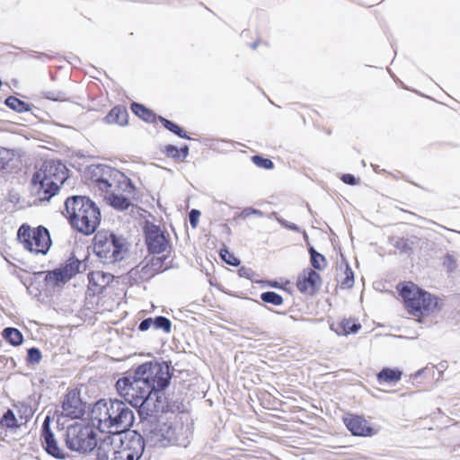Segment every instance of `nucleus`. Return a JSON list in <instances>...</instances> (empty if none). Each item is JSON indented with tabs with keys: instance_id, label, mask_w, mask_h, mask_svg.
I'll return each mask as SVG.
<instances>
[{
	"instance_id": "nucleus-1",
	"label": "nucleus",
	"mask_w": 460,
	"mask_h": 460,
	"mask_svg": "<svg viewBox=\"0 0 460 460\" xmlns=\"http://www.w3.org/2000/svg\"><path fill=\"white\" fill-rule=\"evenodd\" d=\"M170 380L169 367L151 361L139 365L132 376L119 378L116 389L128 403L139 408L140 414L151 415L164 410L165 397L162 392Z\"/></svg>"
},
{
	"instance_id": "nucleus-2",
	"label": "nucleus",
	"mask_w": 460,
	"mask_h": 460,
	"mask_svg": "<svg viewBox=\"0 0 460 460\" xmlns=\"http://www.w3.org/2000/svg\"><path fill=\"white\" fill-rule=\"evenodd\" d=\"M88 185L100 191L104 199L116 209L125 210L135 199L137 188L119 170L104 164H93L86 171Z\"/></svg>"
},
{
	"instance_id": "nucleus-3",
	"label": "nucleus",
	"mask_w": 460,
	"mask_h": 460,
	"mask_svg": "<svg viewBox=\"0 0 460 460\" xmlns=\"http://www.w3.org/2000/svg\"><path fill=\"white\" fill-rule=\"evenodd\" d=\"M395 289L408 315L419 323L435 316L442 309L441 299L412 281L399 282Z\"/></svg>"
},
{
	"instance_id": "nucleus-4",
	"label": "nucleus",
	"mask_w": 460,
	"mask_h": 460,
	"mask_svg": "<svg viewBox=\"0 0 460 460\" xmlns=\"http://www.w3.org/2000/svg\"><path fill=\"white\" fill-rule=\"evenodd\" d=\"M92 420L102 432L125 433L133 425L134 413L119 400H100L92 410Z\"/></svg>"
},
{
	"instance_id": "nucleus-5",
	"label": "nucleus",
	"mask_w": 460,
	"mask_h": 460,
	"mask_svg": "<svg viewBox=\"0 0 460 460\" xmlns=\"http://www.w3.org/2000/svg\"><path fill=\"white\" fill-rule=\"evenodd\" d=\"M65 210L71 226L84 234H93L101 223L100 208L88 197H68Z\"/></svg>"
},
{
	"instance_id": "nucleus-6",
	"label": "nucleus",
	"mask_w": 460,
	"mask_h": 460,
	"mask_svg": "<svg viewBox=\"0 0 460 460\" xmlns=\"http://www.w3.org/2000/svg\"><path fill=\"white\" fill-rule=\"evenodd\" d=\"M68 178V169L59 161L47 160L34 172L31 180L40 199L55 196Z\"/></svg>"
},
{
	"instance_id": "nucleus-7",
	"label": "nucleus",
	"mask_w": 460,
	"mask_h": 460,
	"mask_svg": "<svg viewBox=\"0 0 460 460\" xmlns=\"http://www.w3.org/2000/svg\"><path fill=\"white\" fill-rule=\"evenodd\" d=\"M17 239L25 250L37 255H45L52 243L49 230L42 226L31 227L22 224L18 229Z\"/></svg>"
},
{
	"instance_id": "nucleus-8",
	"label": "nucleus",
	"mask_w": 460,
	"mask_h": 460,
	"mask_svg": "<svg viewBox=\"0 0 460 460\" xmlns=\"http://www.w3.org/2000/svg\"><path fill=\"white\" fill-rule=\"evenodd\" d=\"M93 241L94 252L104 263H114L123 258L125 244L113 233L99 231Z\"/></svg>"
},
{
	"instance_id": "nucleus-9",
	"label": "nucleus",
	"mask_w": 460,
	"mask_h": 460,
	"mask_svg": "<svg viewBox=\"0 0 460 460\" xmlns=\"http://www.w3.org/2000/svg\"><path fill=\"white\" fill-rule=\"evenodd\" d=\"M66 442L71 450L82 453L90 452L97 446L96 434L93 428L79 424L67 429Z\"/></svg>"
},
{
	"instance_id": "nucleus-10",
	"label": "nucleus",
	"mask_w": 460,
	"mask_h": 460,
	"mask_svg": "<svg viewBox=\"0 0 460 460\" xmlns=\"http://www.w3.org/2000/svg\"><path fill=\"white\" fill-rule=\"evenodd\" d=\"M81 261L70 257L64 265L45 272L44 282L48 288H55L64 285L80 271Z\"/></svg>"
},
{
	"instance_id": "nucleus-11",
	"label": "nucleus",
	"mask_w": 460,
	"mask_h": 460,
	"mask_svg": "<svg viewBox=\"0 0 460 460\" xmlns=\"http://www.w3.org/2000/svg\"><path fill=\"white\" fill-rule=\"evenodd\" d=\"M119 447L120 460H138L145 449L144 438L136 431L119 434Z\"/></svg>"
},
{
	"instance_id": "nucleus-12",
	"label": "nucleus",
	"mask_w": 460,
	"mask_h": 460,
	"mask_svg": "<svg viewBox=\"0 0 460 460\" xmlns=\"http://www.w3.org/2000/svg\"><path fill=\"white\" fill-rule=\"evenodd\" d=\"M86 411V402L81 398L78 387L67 389L62 402V414L71 420L81 419Z\"/></svg>"
},
{
	"instance_id": "nucleus-13",
	"label": "nucleus",
	"mask_w": 460,
	"mask_h": 460,
	"mask_svg": "<svg viewBox=\"0 0 460 460\" xmlns=\"http://www.w3.org/2000/svg\"><path fill=\"white\" fill-rule=\"evenodd\" d=\"M145 435L149 442L163 447L176 439V431L172 423L160 420L147 429Z\"/></svg>"
},
{
	"instance_id": "nucleus-14",
	"label": "nucleus",
	"mask_w": 460,
	"mask_h": 460,
	"mask_svg": "<svg viewBox=\"0 0 460 460\" xmlns=\"http://www.w3.org/2000/svg\"><path fill=\"white\" fill-rule=\"evenodd\" d=\"M342 421L353 436L371 437L376 433V430L363 416L346 413L342 417Z\"/></svg>"
},
{
	"instance_id": "nucleus-15",
	"label": "nucleus",
	"mask_w": 460,
	"mask_h": 460,
	"mask_svg": "<svg viewBox=\"0 0 460 460\" xmlns=\"http://www.w3.org/2000/svg\"><path fill=\"white\" fill-rule=\"evenodd\" d=\"M296 288L300 293L314 296L322 285V278L313 269H305L296 279Z\"/></svg>"
},
{
	"instance_id": "nucleus-16",
	"label": "nucleus",
	"mask_w": 460,
	"mask_h": 460,
	"mask_svg": "<svg viewBox=\"0 0 460 460\" xmlns=\"http://www.w3.org/2000/svg\"><path fill=\"white\" fill-rule=\"evenodd\" d=\"M119 434H111L101 440L97 447V460H120L118 456Z\"/></svg>"
},
{
	"instance_id": "nucleus-17",
	"label": "nucleus",
	"mask_w": 460,
	"mask_h": 460,
	"mask_svg": "<svg viewBox=\"0 0 460 460\" xmlns=\"http://www.w3.org/2000/svg\"><path fill=\"white\" fill-rule=\"evenodd\" d=\"M114 276L102 270H93L88 274L87 289L91 296L102 294L113 281Z\"/></svg>"
},
{
	"instance_id": "nucleus-18",
	"label": "nucleus",
	"mask_w": 460,
	"mask_h": 460,
	"mask_svg": "<svg viewBox=\"0 0 460 460\" xmlns=\"http://www.w3.org/2000/svg\"><path fill=\"white\" fill-rule=\"evenodd\" d=\"M146 244L152 253H161L166 250L168 241L158 227H154L147 233Z\"/></svg>"
},
{
	"instance_id": "nucleus-19",
	"label": "nucleus",
	"mask_w": 460,
	"mask_h": 460,
	"mask_svg": "<svg viewBox=\"0 0 460 460\" xmlns=\"http://www.w3.org/2000/svg\"><path fill=\"white\" fill-rule=\"evenodd\" d=\"M41 438L42 444L45 445V449L49 455L59 459L65 457L63 450L58 446V443L49 429L47 420H45L43 423Z\"/></svg>"
},
{
	"instance_id": "nucleus-20",
	"label": "nucleus",
	"mask_w": 460,
	"mask_h": 460,
	"mask_svg": "<svg viewBox=\"0 0 460 460\" xmlns=\"http://www.w3.org/2000/svg\"><path fill=\"white\" fill-rule=\"evenodd\" d=\"M338 335L347 336L356 333L361 329V324L353 318H342L331 326Z\"/></svg>"
},
{
	"instance_id": "nucleus-21",
	"label": "nucleus",
	"mask_w": 460,
	"mask_h": 460,
	"mask_svg": "<svg viewBox=\"0 0 460 460\" xmlns=\"http://www.w3.org/2000/svg\"><path fill=\"white\" fill-rule=\"evenodd\" d=\"M103 120L109 125L126 126L128 122V111L122 105H116L104 117Z\"/></svg>"
},
{
	"instance_id": "nucleus-22",
	"label": "nucleus",
	"mask_w": 460,
	"mask_h": 460,
	"mask_svg": "<svg viewBox=\"0 0 460 460\" xmlns=\"http://www.w3.org/2000/svg\"><path fill=\"white\" fill-rule=\"evenodd\" d=\"M402 372L397 367H384L376 374V380L380 385H394L401 380Z\"/></svg>"
},
{
	"instance_id": "nucleus-23",
	"label": "nucleus",
	"mask_w": 460,
	"mask_h": 460,
	"mask_svg": "<svg viewBox=\"0 0 460 460\" xmlns=\"http://www.w3.org/2000/svg\"><path fill=\"white\" fill-rule=\"evenodd\" d=\"M19 159L13 151L1 148L0 149V171L11 172L18 167Z\"/></svg>"
},
{
	"instance_id": "nucleus-24",
	"label": "nucleus",
	"mask_w": 460,
	"mask_h": 460,
	"mask_svg": "<svg viewBox=\"0 0 460 460\" xmlns=\"http://www.w3.org/2000/svg\"><path fill=\"white\" fill-rule=\"evenodd\" d=\"M131 111L142 120L156 124L160 116L156 115L152 110L138 102H132L130 105Z\"/></svg>"
},
{
	"instance_id": "nucleus-25",
	"label": "nucleus",
	"mask_w": 460,
	"mask_h": 460,
	"mask_svg": "<svg viewBox=\"0 0 460 460\" xmlns=\"http://www.w3.org/2000/svg\"><path fill=\"white\" fill-rule=\"evenodd\" d=\"M163 154L168 157L172 158L174 160H183L189 155V148L187 146H183L181 148L173 145H166L162 149Z\"/></svg>"
},
{
	"instance_id": "nucleus-26",
	"label": "nucleus",
	"mask_w": 460,
	"mask_h": 460,
	"mask_svg": "<svg viewBox=\"0 0 460 460\" xmlns=\"http://www.w3.org/2000/svg\"><path fill=\"white\" fill-rule=\"evenodd\" d=\"M340 287L343 289L352 288L354 285V273L352 269L348 263H345L340 267Z\"/></svg>"
},
{
	"instance_id": "nucleus-27",
	"label": "nucleus",
	"mask_w": 460,
	"mask_h": 460,
	"mask_svg": "<svg viewBox=\"0 0 460 460\" xmlns=\"http://www.w3.org/2000/svg\"><path fill=\"white\" fill-rule=\"evenodd\" d=\"M2 335L4 339L13 346H19L23 341L22 332L16 328L7 327L4 329Z\"/></svg>"
},
{
	"instance_id": "nucleus-28",
	"label": "nucleus",
	"mask_w": 460,
	"mask_h": 460,
	"mask_svg": "<svg viewBox=\"0 0 460 460\" xmlns=\"http://www.w3.org/2000/svg\"><path fill=\"white\" fill-rule=\"evenodd\" d=\"M5 104L17 112H25L31 110V105L14 96H9Z\"/></svg>"
},
{
	"instance_id": "nucleus-29",
	"label": "nucleus",
	"mask_w": 460,
	"mask_h": 460,
	"mask_svg": "<svg viewBox=\"0 0 460 460\" xmlns=\"http://www.w3.org/2000/svg\"><path fill=\"white\" fill-rule=\"evenodd\" d=\"M164 257H153L151 261L143 268V270L153 271V275L158 272H162L167 269L164 265Z\"/></svg>"
},
{
	"instance_id": "nucleus-30",
	"label": "nucleus",
	"mask_w": 460,
	"mask_h": 460,
	"mask_svg": "<svg viewBox=\"0 0 460 460\" xmlns=\"http://www.w3.org/2000/svg\"><path fill=\"white\" fill-rule=\"evenodd\" d=\"M158 121H160L166 129L172 132L176 136H178L181 138H189L186 132L179 125L175 124L174 122H172L165 118H163L161 116L159 117Z\"/></svg>"
},
{
	"instance_id": "nucleus-31",
	"label": "nucleus",
	"mask_w": 460,
	"mask_h": 460,
	"mask_svg": "<svg viewBox=\"0 0 460 460\" xmlns=\"http://www.w3.org/2000/svg\"><path fill=\"white\" fill-rule=\"evenodd\" d=\"M311 255V263L315 270H323L325 267L326 261L325 257L321 253L317 252L314 248L309 249Z\"/></svg>"
},
{
	"instance_id": "nucleus-32",
	"label": "nucleus",
	"mask_w": 460,
	"mask_h": 460,
	"mask_svg": "<svg viewBox=\"0 0 460 460\" xmlns=\"http://www.w3.org/2000/svg\"><path fill=\"white\" fill-rule=\"evenodd\" d=\"M261 299L273 305H280L283 304V297L276 292L267 291L261 294Z\"/></svg>"
},
{
	"instance_id": "nucleus-33",
	"label": "nucleus",
	"mask_w": 460,
	"mask_h": 460,
	"mask_svg": "<svg viewBox=\"0 0 460 460\" xmlns=\"http://www.w3.org/2000/svg\"><path fill=\"white\" fill-rule=\"evenodd\" d=\"M0 425L7 429L17 428V420L12 410H7L0 420Z\"/></svg>"
},
{
	"instance_id": "nucleus-34",
	"label": "nucleus",
	"mask_w": 460,
	"mask_h": 460,
	"mask_svg": "<svg viewBox=\"0 0 460 460\" xmlns=\"http://www.w3.org/2000/svg\"><path fill=\"white\" fill-rule=\"evenodd\" d=\"M442 267L447 273H453L457 268V262L455 256L450 253H447L443 257Z\"/></svg>"
},
{
	"instance_id": "nucleus-35",
	"label": "nucleus",
	"mask_w": 460,
	"mask_h": 460,
	"mask_svg": "<svg viewBox=\"0 0 460 460\" xmlns=\"http://www.w3.org/2000/svg\"><path fill=\"white\" fill-rule=\"evenodd\" d=\"M153 326L155 329H162L164 332L169 333L171 332L172 323L164 316H157L153 319Z\"/></svg>"
},
{
	"instance_id": "nucleus-36",
	"label": "nucleus",
	"mask_w": 460,
	"mask_h": 460,
	"mask_svg": "<svg viewBox=\"0 0 460 460\" xmlns=\"http://www.w3.org/2000/svg\"><path fill=\"white\" fill-rule=\"evenodd\" d=\"M219 254L221 259L228 265L238 266L240 264V260L226 248L221 249Z\"/></svg>"
},
{
	"instance_id": "nucleus-37",
	"label": "nucleus",
	"mask_w": 460,
	"mask_h": 460,
	"mask_svg": "<svg viewBox=\"0 0 460 460\" xmlns=\"http://www.w3.org/2000/svg\"><path fill=\"white\" fill-rule=\"evenodd\" d=\"M252 161L256 166L260 168L270 170L274 167V164L270 159L264 158L258 155L252 156Z\"/></svg>"
},
{
	"instance_id": "nucleus-38",
	"label": "nucleus",
	"mask_w": 460,
	"mask_h": 460,
	"mask_svg": "<svg viewBox=\"0 0 460 460\" xmlns=\"http://www.w3.org/2000/svg\"><path fill=\"white\" fill-rule=\"evenodd\" d=\"M413 242L409 239L400 238L395 243V248L401 252L411 253L412 252Z\"/></svg>"
},
{
	"instance_id": "nucleus-39",
	"label": "nucleus",
	"mask_w": 460,
	"mask_h": 460,
	"mask_svg": "<svg viewBox=\"0 0 460 460\" xmlns=\"http://www.w3.org/2000/svg\"><path fill=\"white\" fill-rule=\"evenodd\" d=\"M41 360V352L37 348L28 349L27 361L31 364H38Z\"/></svg>"
},
{
	"instance_id": "nucleus-40",
	"label": "nucleus",
	"mask_w": 460,
	"mask_h": 460,
	"mask_svg": "<svg viewBox=\"0 0 460 460\" xmlns=\"http://www.w3.org/2000/svg\"><path fill=\"white\" fill-rule=\"evenodd\" d=\"M200 212L197 209H192L189 214L190 223L193 228L197 227Z\"/></svg>"
},
{
	"instance_id": "nucleus-41",
	"label": "nucleus",
	"mask_w": 460,
	"mask_h": 460,
	"mask_svg": "<svg viewBox=\"0 0 460 460\" xmlns=\"http://www.w3.org/2000/svg\"><path fill=\"white\" fill-rule=\"evenodd\" d=\"M341 179L344 183L349 185H356L358 182L355 176L350 173L343 174Z\"/></svg>"
},
{
	"instance_id": "nucleus-42",
	"label": "nucleus",
	"mask_w": 460,
	"mask_h": 460,
	"mask_svg": "<svg viewBox=\"0 0 460 460\" xmlns=\"http://www.w3.org/2000/svg\"><path fill=\"white\" fill-rule=\"evenodd\" d=\"M152 325H153V318H147V319L143 320L140 323L138 329L142 332H145V331H147Z\"/></svg>"
},
{
	"instance_id": "nucleus-43",
	"label": "nucleus",
	"mask_w": 460,
	"mask_h": 460,
	"mask_svg": "<svg viewBox=\"0 0 460 460\" xmlns=\"http://www.w3.org/2000/svg\"><path fill=\"white\" fill-rule=\"evenodd\" d=\"M279 223L284 227H286L288 229H290V230H293V231H298L299 230L298 226L296 224H294V223H288V222H287L286 220H283V219L279 220Z\"/></svg>"
},
{
	"instance_id": "nucleus-44",
	"label": "nucleus",
	"mask_w": 460,
	"mask_h": 460,
	"mask_svg": "<svg viewBox=\"0 0 460 460\" xmlns=\"http://www.w3.org/2000/svg\"><path fill=\"white\" fill-rule=\"evenodd\" d=\"M238 274L240 277H244V278H247L249 279L251 277V270L246 268V267H241L239 270H238Z\"/></svg>"
},
{
	"instance_id": "nucleus-45",
	"label": "nucleus",
	"mask_w": 460,
	"mask_h": 460,
	"mask_svg": "<svg viewBox=\"0 0 460 460\" xmlns=\"http://www.w3.org/2000/svg\"><path fill=\"white\" fill-rule=\"evenodd\" d=\"M47 98L49 100L58 101V102L65 101V98L62 95H60L59 93L55 94L54 93H50V92L47 93Z\"/></svg>"
},
{
	"instance_id": "nucleus-46",
	"label": "nucleus",
	"mask_w": 460,
	"mask_h": 460,
	"mask_svg": "<svg viewBox=\"0 0 460 460\" xmlns=\"http://www.w3.org/2000/svg\"><path fill=\"white\" fill-rule=\"evenodd\" d=\"M258 45V42H255L253 45H252V48L255 49Z\"/></svg>"
},
{
	"instance_id": "nucleus-47",
	"label": "nucleus",
	"mask_w": 460,
	"mask_h": 460,
	"mask_svg": "<svg viewBox=\"0 0 460 460\" xmlns=\"http://www.w3.org/2000/svg\"><path fill=\"white\" fill-rule=\"evenodd\" d=\"M326 132L328 135H330L332 133V131L330 129H328Z\"/></svg>"
},
{
	"instance_id": "nucleus-48",
	"label": "nucleus",
	"mask_w": 460,
	"mask_h": 460,
	"mask_svg": "<svg viewBox=\"0 0 460 460\" xmlns=\"http://www.w3.org/2000/svg\"><path fill=\"white\" fill-rule=\"evenodd\" d=\"M272 287H278V284L275 282L274 284L271 285Z\"/></svg>"
}]
</instances>
